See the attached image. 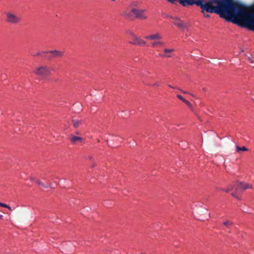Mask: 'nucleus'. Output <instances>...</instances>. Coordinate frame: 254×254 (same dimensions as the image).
Here are the masks:
<instances>
[{"mask_svg": "<svg viewBox=\"0 0 254 254\" xmlns=\"http://www.w3.org/2000/svg\"><path fill=\"white\" fill-rule=\"evenodd\" d=\"M179 1L180 3L184 6L196 4L200 7L202 12H204L205 10L209 13H216L228 21H232L243 27H245L248 17L239 15L235 11L229 9L228 7H230V5L228 0L223 1L210 0L205 3H203L204 0H179Z\"/></svg>", "mask_w": 254, "mask_h": 254, "instance_id": "nucleus-1", "label": "nucleus"}, {"mask_svg": "<svg viewBox=\"0 0 254 254\" xmlns=\"http://www.w3.org/2000/svg\"><path fill=\"white\" fill-rule=\"evenodd\" d=\"M144 10L140 9H136L135 8H131L126 12V16L129 19H133L134 18L145 19L146 16L144 15Z\"/></svg>", "mask_w": 254, "mask_h": 254, "instance_id": "nucleus-2", "label": "nucleus"}, {"mask_svg": "<svg viewBox=\"0 0 254 254\" xmlns=\"http://www.w3.org/2000/svg\"><path fill=\"white\" fill-rule=\"evenodd\" d=\"M34 73L36 75L45 77L48 76L50 74V69L47 66L40 65L35 68L33 71Z\"/></svg>", "mask_w": 254, "mask_h": 254, "instance_id": "nucleus-3", "label": "nucleus"}, {"mask_svg": "<svg viewBox=\"0 0 254 254\" xmlns=\"http://www.w3.org/2000/svg\"><path fill=\"white\" fill-rule=\"evenodd\" d=\"M245 27L254 31V6L252 7L248 15Z\"/></svg>", "mask_w": 254, "mask_h": 254, "instance_id": "nucleus-4", "label": "nucleus"}, {"mask_svg": "<svg viewBox=\"0 0 254 254\" xmlns=\"http://www.w3.org/2000/svg\"><path fill=\"white\" fill-rule=\"evenodd\" d=\"M6 21L10 24H17L21 21V18L16 14L8 12L6 13Z\"/></svg>", "mask_w": 254, "mask_h": 254, "instance_id": "nucleus-5", "label": "nucleus"}, {"mask_svg": "<svg viewBox=\"0 0 254 254\" xmlns=\"http://www.w3.org/2000/svg\"><path fill=\"white\" fill-rule=\"evenodd\" d=\"M43 54H49L50 58H61L64 56V52L58 50H54L42 52Z\"/></svg>", "mask_w": 254, "mask_h": 254, "instance_id": "nucleus-6", "label": "nucleus"}, {"mask_svg": "<svg viewBox=\"0 0 254 254\" xmlns=\"http://www.w3.org/2000/svg\"><path fill=\"white\" fill-rule=\"evenodd\" d=\"M130 34L132 35L133 39L130 42H129V43L135 45H138V46H144L146 44V42L141 40L139 38L135 36L132 33H130Z\"/></svg>", "mask_w": 254, "mask_h": 254, "instance_id": "nucleus-7", "label": "nucleus"}, {"mask_svg": "<svg viewBox=\"0 0 254 254\" xmlns=\"http://www.w3.org/2000/svg\"><path fill=\"white\" fill-rule=\"evenodd\" d=\"M235 191L236 192L238 191V189L237 187H240V189L245 190L248 189H252V186L249 184H248L245 182H240V183H237L235 184Z\"/></svg>", "mask_w": 254, "mask_h": 254, "instance_id": "nucleus-8", "label": "nucleus"}, {"mask_svg": "<svg viewBox=\"0 0 254 254\" xmlns=\"http://www.w3.org/2000/svg\"><path fill=\"white\" fill-rule=\"evenodd\" d=\"M175 51L173 48H165L164 49V54L163 55L160 54L159 56L164 58H171L172 57V53Z\"/></svg>", "mask_w": 254, "mask_h": 254, "instance_id": "nucleus-9", "label": "nucleus"}, {"mask_svg": "<svg viewBox=\"0 0 254 254\" xmlns=\"http://www.w3.org/2000/svg\"><path fill=\"white\" fill-rule=\"evenodd\" d=\"M68 138L69 140L71 141V142L74 144L76 143L78 141H81L83 140V138L81 137L76 136L72 134H70Z\"/></svg>", "mask_w": 254, "mask_h": 254, "instance_id": "nucleus-10", "label": "nucleus"}, {"mask_svg": "<svg viewBox=\"0 0 254 254\" xmlns=\"http://www.w3.org/2000/svg\"><path fill=\"white\" fill-rule=\"evenodd\" d=\"M145 38L148 40H156V39H161L162 38V36L161 34L159 33H156L155 34L148 35L145 37Z\"/></svg>", "mask_w": 254, "mask_h": 254, "instance_id": "nucleus-11", "label": "nucleus"}, {"mask_svg": "<svg viewBox=\"0 0 254 254\" xmlns=\"http://www.w3.org/2000/svg\"><path fill=\"white\" fill-rule=\"evenodd\" d=\"M165 44V43L162 41H155L152 43V46L153 47H161L163 46Z\"/></svg>", "mask_w": 254, "mask_h": 254, "instance_id": "nucleus-12", "label": "nucleus"}, {"mask_svg": "<svg viewBox=\"0 0 254 254\" xmlns=\"http://www.w3.org/2000/svg\"><path fill=\"white\" fill-rule=\"evenodd\" d=\"M233 222L229 220H226L223 223V226L225 227L226 228H229L231 226L233 225Z\"/></svg>", "mask_w": 254, "mask_h": 254, "instance_id": "nucleus-13", "label": "nucleus"}, {"mask_svg": "<svg viewBox=\"0 0 254 254\" xmlns=\"http://www.w3.org/2000/svg\"><path fill=\"white\" fill-rule=\"evenodd\" d=\"M72 123L73 127L77 128L82 124V122L78 120H72Z\"/></svg>", "mask_w": 254, "mask_h": 254, "instance_id": "nucleus-14", "label": "nucleus"}, {"mask_svg": "<svg viewBox=\"0 0 254 254\" xmlns=\"http://www.w3.org/2000/svg\"><path fill=\"white\" fill-rule=\"evenodd\" d=\"M236 150L237 152H239L240 151H246L248 150V149L245 146L240 147V146H236Z\"/></svg>", "mask_w": 254, "mask_h": 254, "instance_id": "nucleus-15", "label": "nucleus"}, {"mask_svg": "<svg viewBox=\"0 0 254 254\" xmlns=\"http://www.w3.org/2000/svg\"><path fill=\"white\" fill-rule=\"evenodd\" d=\"M174 24L179 27H183L184 26L183 22L179 19L174 23Z\"/></svg>", "mask_w": 254, "mask_h": 254, "instance_id": "nucleus-16", "label": "nucleus"}, {"mask_svg": "<svg viewBox=\"0 0 254 254\" xmlns=\"http://www.w3.org/2000/svg\"><path fill=\"white\" fill-rule=\"evenodd\" d=\"M36 183L40 186L44 187V188H48V186H46V185H45L41 181L39 180H37L36 181Z\"/></svg>", "mask_w": 254, "mask_h": 254, "instance_id": "nucleus-17", "label": "nucleus"}, {"mask_svg": "<svg viewBox=\"0 0 254 254\" xmlns=\"http://www.w3.org/2000/svg\"><path fill=\"white\" fill-rule=\"evenodd\" d=\"M233 188H236V187H235V185L234 186H229L228 189L226 190H225V191L227 192H229V191L232 190L233 189Z\"/></svg>", "mask_w": 254, "mask_h": 254, "instance_id": "nucleus-18", "label": "nucleus"}, {"mask_svg": "<svg viewBox=\"0 0 254 254\" xmlns=\"http://www.w3.org/2000/svg\"><path fill=\"white\" fill-rule=\"evenodd\" d=\"M189 108H191L192 105L191 103L188 100H185L184 102Z\"/></svg>", "mask_w": 254, "mask_h": 254, "instance_id": "nucleus-19", "label": "nucleus"}, {"mask_svg": "<svg viewBox=\"0 0 254 254\" xmlns=\"http://www.w3.org/2000/svg\"><path fill=\"white\" fill-rule=\"evenodd\" d=\"M177 97L181 100H182L183 102L186 100L184 99L181 95H177Z\"/></svg>", "mask_w": 254, "mask_h": 254, "instance_id": "nucleus-20", "label": "nucleus"}, {"mask_svg": "<svg viewBox=\"0 0 254 254\" xmlns=\"http://www.w3.org/2000/svg\"><path fill=\"white\" fill-rule=\"evenodd\" d=\"M0 206L6 208V207H7V204L0 202Z\"/></svg>", "mask_w": 254, "mask_h": 254, "instance_id": "nucleus-21", "label": "nucleus"}, {"mask_svg": "<svg viewBox=\"0 0 254 254\" xmlns=\"http://www.w3.org/2000/svg\"><path fill=\"white\" fill-rule=\"evenodd\" d=\"M231 195L234 196V197H236L237 199H240L238 196H236L234 193H231Z\"/></svg>", "mask_w": 254, "mask_h": 254, "instance_id": "nucleus-22", "label": "nucleus"}, {"mask_svg": "<svg viewBox=\"0 0 254 254\" xmlns=\"http://www.w3.org/2000/svg\"><path fill=\"white\" fill-rule=\"evenodd\" d=\"M42 52H38L36 54L34 55L33 56H40Z\"/></svg>", "mask_w": 254, "mask_h": 254, "instance_id": "nucleus-23", "label": "nucleus"}, {"mask_svg": "<svg viewBox=\"0 0 254 254\" xmlns=\"http://www.w3.org/2000/svg\"><path fill=\"white\" fill-rule=\"evenodd\" d=\"M88 159H89L90 161H92L93 160V158L91 156H89L87 158Z\"/></svg>", "mask_w": 254, "mask_h": 254, "instance_id": "nucleus-24", "label": "nucleus"}, {"mask_svg": "<svg viewBox=\"0 0 254 254\" xmlns=\"http://www.w3.org/2000/svg\"><path fill=\"white\" fill-rule=\"evenodd\" d=\"M153 86H159V83H155L152 85Z\"/></svg>", "mask_w": 254, "mask_h": 254, "instance_id": "nucleus-25", "label": "nucleus"}, {"mask_svg": "<svg viewBox=\"0 0 254 254\" xmlns=\"http://www.w3.org/2000/svg\"><path fill=\"white\" fill-rule=\"evenodd\" d=\"M31 180L33 181H35L36 182V181L37 180L36 178H33V177H31Z\"/></svg>", "mask_w": 254, "mask_h": 254, "instance_id": "nucleus-26", "label": "nucleus"}, {"mask_svg": "<svg viewBox=\"0 0 254 254\" xmlns=\"http://www.w3.org/2000/svg\"><path fill=\"white\" fill-rule=\"evenodd\" d=\"M180 90L181 92H182V93H184V94H187L188 93V92L186 91H184V90H182L181 89H179Z\"/></svg>", "mask_w": 254, "mask_h": 254, "instance_id": "nucleus-27", "label": "nucleus"}, {"mask_svg": "<svg viewBox=\"0 0 254 254\" xmlns=\"http://www.w3.org/2000/svg\"><path fill=\"white\" fill-rule=\"evenodd\" d=\"M6 208H8L10 210H11V208L8 205H7V207H6Z\"/></svg>", "mask_w": 254, "mask_h": 254, "instance_id": "nucleus-28", "label": "nucleus"}, {"mask_svg": "<svg viewBox=\"0 0 254 254\" xmlns=\"http://www.w3.org/2000/svg\"><path fill=\"white\" fill-rule=\"evenodd\" d=\"M204 13V16H205V17H209V15L208 14H205L204 12H203Z\"/></svg>", "mask_w": 254, "mask_h": 254, "instance_id": "nucleus-29", "label": "nucleus"}, {"mask_svg": "<svg viewBox=\"0 0 254 254\" xmlns=\"http://www.w3.org/2000/svg\"><path fill=\"white\" fill-rule=\"evenodd\" d=\"M168 86H169L170 87H171V88H173V89H175V88H176L175 87H173V86H171V85H169Z\"/></svg>", "mask_w": 254, "mask_h": 254, "instance_id": "nucleus-30", "label": "nucleus"}, {"mask_svg": "<svg viewBox=\"0 0 254 254\" xmlns=\"http://www.w3.org/2000/svg\"><path fill=\"white\" fill-rule=\"evenodd\" d=\"M3 215L2 214H0V219H2Z\"/></svg>", "mask_w": 254, "mask_h": 254, "instance_id": "nucleus-31", "label": "nucleus"}, {"mask_svg": "<svg viewBox=\"0 0 254 254\" xmlns=\"http://www.w3.org/2000/svg\"><path fill=\"white\" fill-rule=\"evenodd\" d=\"M249 61L251 62V63H253V61H252V60H251L250 59H249Z\"/></svg>", "mask_w": 254, "mask_h": 254, "instance_id": "nucleus-32", "label": "nucleus"}]
</instances>
